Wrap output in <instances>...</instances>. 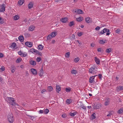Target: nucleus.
Returning a JSON list of instances; mask_svg holds the SVG:
<instances>
[{"label": "nucleus", "instance_id": "nucleus-47", "mask_svg": "<svg viewBox=\"0 0 123 123\" xmlns=\"http://www.w3.org/2000/svg\"><path fill=\"white\" fill-rule=\"evenodd\" d=\"M99 43L101 44H104L105 43V42L103 40H100L99 42Z\"/></svg>", "mask_w": 123, "mask_h": 123}, {"label": "nucleus", "instance_id": "nucleus-58", "mask_svg": "<svg viewBox=\"0 0 123 123\" xmlns=\"http://www.w3.org/2000/svg\"><path fill=\"white\" fill-rule=\"evenodd\" d=\"M43 110H40L39 111V113H43Z\"/></svg>", "mask_w": 123, "mask_h": 123}, {"label": "nucleus", "instance_id": "nucleus-11", "mask_svg": "<svg viewBox=\"0 0 123 123\" xmlns=\"http://www.w3.org/2000/svg\"><path fill=\"white\" fill-rule=\"evenodd\" d=\"M85 20L88 23H90L92 22L91 18L90 17H88L85 18Z\"/></svg>", "mask_w": 123, "mask_h": 123}, {"label": "nucleus", "instance_id": "nucleus-46", "mask_svg": "<svg viewBox=\"0 0 123 123\" xmlns=\"http://www.w3.org/2000/svg\"><path fill=\"white\" fill-rule=\"evenodd\" d=\"M70 53L69 52H67L66 53V57L68 58L69 57Z\"/></svg>", "mask_w": 123, "mask_h": 123}, {"label": "nucleus", "instance_id": "nucleus-32", "mask_svg": "<svg viewBox=\"0 0 123 123\" xmlns=\"http://www.w3.org/2000/svg\"><path fill=\"white\" fill-rule=\"evenodd\" d=\"M24 2V0H20L18 2V3L19 5H21L23 4Z\"/></svg>", "mask_w": 123, "mask_h": 123}, {"label": "nucleus", "instance_id": "nucleus-56", "mask_svg": "<svg viewBox=\"0 0 123 123\" xmlns=\"http://www.w3.org/2000/svg\"><path fill=\"white\" fill-rule=\"evenodd\" d=\"M98 77L101 80V77H102V74H99L98 75Z\"/></svg>", "mask_w": 123, "mask_h": 123}, {"label": "nucleus", "instance_id": "nucleus-13", "mask_svg": "<svg viewBox=\"0 0 123 123\" xmlns=\"http://www.w3.org/2000/svg\"><path fill=\"white\" fill-rule=\"evenodd\" d=\"M94 60L95 62L97 64H99L100 63V61L99 59H98L96 57H94Z\"/></svg>", "mask_w": 123, "mask_h": 123}, {"label": "nucleus", "instance_id": "nucleus-50", "mask_svg": "<svg viewBox=\"0 0 123 123\" xmlns=\"http://www.w3.org/2000/svg\"><path fill=\"white\" fill-rule=\"evenodd\" d=\"M36 53L37 54L39 55H42V53L41 52H39V51H38L37 50H36Z\"/></svg>", "mask_w": 123, "mask_h": 123}, {"label": "nucleus", "instance_id": "nucleus-7", "mask_svg": "<svg viewBox=\"0 0 123 123\" xmlns=\"http://www.w3.org/2000/svg\"><path fill=\"white\" fill-rule=\"evenodd\" d=\"M18 54L19 55H21L22 56L25 57L27 55V53L25 52H23L21 50L18 52Z\"/></svg>", "mask_w": 123, "mask_h": 123}, {"label": "nucleus", "instance_id": "nucleus-10", "mask_svg": "<svg viewBox=\"0 0 123 123\" xmlns=\"http://www.w3.org/2000/svg\"><path fill=\"white\" fill-rule=\"evenodd\" d=\"M25 45L29 47H31L32 45V43L31 42H27L25 43Z\"/></svg>", "mask_w": 123, "mask_h": 123}, {"label": "nucleus", "instance_id": "nucleus-62", "mask_svg": "<svg viewBox=\"0 0 123 123\" xmlns=\"http://www.w3.org/2000/svg\"><path fill=\"white\" fill-rule=\"evenodd\" d=\"M62 117H63L65 118L66 117V115L65 114H63L62 115Z\"/></svg>", "mask_w": 123, "mask_h": 123}, {"label": "nucleus", "instance_id": "nucleus-29", "mask_svg": "<svg viewBox=\"0 0 123 123\" xmlns=\"http://www.w3.org/2000/svg\"><path fill=\"white\" fill-rule=\"evenodd\" d=\"M80 59L79 57H77L74 59V61L75 63H77L79 61Z\"/></svg>", "mask_w": 123, "mask_h": 123}, {"label": "nucleus", "instance_id": "nucleus-40", "mask_svg": "<svg viewBox=\"0 0 123 123\" xmlns=\"http://www.w3.org/2000/svg\"><path fill=\"white\" fill-rule=\"evenodd\" d=\"M22 60V59L20 58H18L16 61V62L17 63H19L21 62Z\"/></svg>", "mask_w": 123, "mask_h": 123}, {"label": "nucleus", "instance_id": "nucleus-41", "mask_svg": "<svg viewBox=\"0 0 123 123\" xmlns=\"http://www.w3.org/2000/svg\"><path fill=\"white\" fill-rule=\"evenodd\" d=\"M97 51L98 52H103V50L102 48H99L97 49Z\"/></svg>", "mask_w": 123, "mask_h": 123}, {"label": "nucleus", "instance_id": "nucleus-48", "mask_svg": "<svg viewBox=\"0 0 123 123\" xmlns=\"http://www.w3.org/2000/svg\"><path fill=\"white\" fill-rule=\"evenodd\" d=\"M49 111V110L48 109H46L44 110V113L46 114L48 113Z\"/></svg>", "mask_w": 123, "mask_h": 123}, {"label": "nucleus", "instance_id": "nucleus-17", "mask_svg": "<svg viewBox=\"0 0 123 123\" xmlns=\"http://www.w3.org/2000/svg\"><path fill=\"white\" fill-rule=\"evenodd\" d=\"M68 18L67 17L63 18L61 20V22L63 23H65L67 21Z\"/></svg>", "mask_w": 123, "mask_h": 123}, {"label": "nucleus", "instance_id": "nucleus-4", "mask_svg": "<svg viewBox=\"0 0 123 123\" xmlns=\"http://www.w3.org/2000/svg\"><path fill=\"white\" fill-rule=\"evenodd\" d=\"M92 107L94 109H98L100 107H102L101 105L99 103H97L96 105L93 104L92 105Z\"/></svg>", "mask_w": 123, "mask_h": 123}, {"label": "nucleus", "instance_id": "nucleus-5", "mask_svg": "<svg viewBox=\"0 0 123 123\" xmlns=\"http://www.w3.org/2000/svg\"><path fill=\"white\" fill-rule=\"evenodd\" d=\"M8 120L10 123H12L13 121V119L12 116L11 115H8Z\"/></svg>", "mask_w": 123, "mask_h": 123}, {"label": "nucleus", "instance_id": "nucleus-15", "mask_svg": "<svg viewBox=\"0 0 123 123\" xmlns=\"http://www.w3.org/2000/svg\"><path fill=\"white\" fill-rule=\"evenodd\" d=\"M28 8L29 9L32 8L33 6V3L32 2H30L28 5Z\"/></svg>", "mask_w": 123, "mask_h": 123}, {"label": "nucleus", "instance_id": "nucleus-43", "mask_svg": "<svg viewBox=\"0 0 123 123\" xmlns=\"http://www.w3.org/2000/svg\"><path fill=\"white\" fill-rule=\"evenodd\" d=\"M112 112H113L112 111H111L109 112V114L107 115V117L110 116L111 115H112L113 113H112Z\"/></svg>", "mask_w": 123, "mask_h": 123}, {"label": "nucleus", "instance_id": "nucleus-52", "mask_svg": "<svg viewBox=\"0 0 123 123\" xmlns=\"http://www.w3.org/2000/svg\"><path fill=\"white\" fill-rule=\"evenodd\" d=\"M5 68L3 66H2L1 68H0V70H1L2 71H3L5 70Z\"/></svg>", "mask_w": 123, "mask_h": 123}, {"label": "nucleus", "instance_id": "nucleus-63", "mask_svg": "<svg viewBox=\"0 0 123 123\" xmlns=\"http://www.w3.org/2000/svg\"><path fill=\"white\" fill-rule=\"evenodd\" d=\"M91 46L92 47H93L94 46V44L93 43H92L91 44Z\"/></svg>", "mask_w": 123, "mask_h": 123}, {"label": "nucleus", "instance_id": "nucleus-3", "mask_svg": "<svg viewBox=\"0 0 123 123\" xmlns=\"http://www.w3.org/2000/svg\"><path fill=\"white\" fill-rule=\"evenodd\" d=\"M97 68L95 67H93L90 68L89 70V71L91 74H95L97 71Z\"/></svg>", "mask_w": 123, "mask_h": 123}, {"label": "nucleus", "instance_id": "nucleus-64", "mask_svg": "<svg viewBox=\"0 0 123 123\" xmlns=\"http://www.w3.org/2000/svg\"><path fill=\"white\" fill-rule=\"evenodd\" d=\"M84 57H86L87 56V55L86 54H85L84 55Z\"/></svg>", "mask_w": 123, "mask_h": 123}, {"label": "nucleus", "instance_id": "nucleus-45", "mask_svg": "<svg viewBox=\"0 0 123 123\" xmlns=\"http://www.w3.org/2000/svg\"><path fill=\"white\" fill-rule=\"evenodd\" d=\"M121 32V31L119 29H118L116 31V33H120Z\"/></svg>", "mask_w": 123, "mask_h": 123}, {"label": "nucleus", "instance_id": "nucleus-2", "mask_svg": "<svg viewBox=\"0 0 123 123\" xmlns=\"http://www.w3.org/2000/svg\"><path fill=\"white\" fill-rule=\"evenodd\" d=\"M110 31L108 29L106 28H104L103 30H102L101 31L99 32V34L100 35L104 34V33L107 32L106 34L107 35H109L110 32H109Z\"/></svg>", "mask_w": 123, "mask_h": 123}, {"label": "nucleus", "instance_id": "nucleus-61", "mask_svg": "<svg viewBox=\"0 0 123 123\" xmlns=\"http://www.w3.org/2000/svg\"><path fill=\"white\" fill-rule=\"evenodd\" d=\"M75 36L73 34L72 36V38L75 39Z\"/></svg>", "mask_w": 123, "mask_h": 123}, {"label": "nucleus", "instance_id": "nucleus-27", "mask_svg": "<svg viewBox=\"0 0 123 123\" xmlns=\"http://www.w3.org/2000/svg\"><path fill=\"white\" fill-rule=\"evenodd\" d=\"M56 91L59 93V92L61 90V87L59 86H56Z\"/></svg>", "mask_w": 123, "mask_h": 123}, {"label": "nucleus", "instance_id": "nucleus-54", "mask_svg": "<svg viewBox=\"0 0 123 123\" xmlns=\"http://www.w3.org/2000/svg\"><path fill=\"white\" fill-rule=\"evenodd\" d=\"M41 58L38 57L37 59V62H39L41 61Z\"/></svg>", "mask_w": 123, "mask_h": 123}, {"label": "nucleus", "instance_id": "nucleus-53", "mask_svg": "<svg viewBox=\"0 0 123 123\" xmlns=\"http://www.w3.org/2000/svg\"><path fill=\"white\" fill-rule=\"evenodd\" d=\"M83 33L80 32L78 33L77 35L79 36H80L83 35Z\"/></svg>", "mask_w": 123, "mask_h": 123}, {"label": "nucleus", "instance_id": "nucleus-6", "mask_svg": "<svg viewBox=\"0 0 123 123\" xmlns=\"http://www.w3.org/2000/svg\"><path fill=\"white\" fill-rule=\"evenodd\" d=\"M4 4H3L0 5V12H3L5 11V6Z\"/></svg>", "mask_w": 123, "mask_h": 123}, {"label": "nucleus", "instance_id": "nucleus-42", "mask_svg": "<svg viewBox=\"0 0 123 123\" xmlns=\"http://www.w3.org/2000/svg\"><path fill=\"white\" fill-rule=\"evenodd\" d=\"M71 88L70 87L66 88V91L67 92H69L71 90Z\"/></svg>", "mask_w": 123, "mask_h": 123}, {"label": "nucleus", "instance_id": "nucleus-55", "mask_svg": "<svg viewBox=\"0 0 123 123\" xmlns=\"http://www.w3.org/2000/svg\"><path fill=\"white\" fill-rule=\"evenodd\" d=\"M80 106L83 109L85 110L86 109V107L83 105H81Z\"/></svg>", "mask_w": 123, "mask_h": 123}, {"label": "nucleus", "instance_id": "nucleus-36", "mask_svg": "<svg viewBox=\"0 0 123 123\" xmlns=\"http://www.w3.org/2000/svg\"><path fill=\"white\" fill-rule=\"evenodd\" d=\"M52 37L51 35H49L47 37V39L49 40L51 39Z\"/></svg>", "mask_w": 123, "mask_h": 123}, {"label": "nucleus", "instance_id": "nucleus-24", "mask_svg": "<svg viewBox=\"0 0 123 123\" xmlns=\"http://www.w3.org/2000/svg\"><path fill=\"white\" fill-rule=\"evenodd\" d=\"M43 68H42V69H41L40 70V73H39V76H42L43 75Z\"/></svg>", "mask_w": 123, "mask_h": 123}, {"label": "nucleus", "instance_id": "nucleus-28", "mask_svg": "<svg viewBox=\"0 0 123 123\" xmlns=\"http://www.w3.org/2000/svg\"><path fill=\"white\" fill-rule=\"evenodd\" d=\"M117 90H123V86H119L117 87Z\"/></svg>", "mask_w": 123, "mask_h": 123}, {"label": "nucleus", "instance_id": "nucleus-30", "mask_svg": "<svg viewBox=\"0 0 123 123\" xmlns=\"http://www.w3.org/2000/svg\"><path fill=\"white\" fill-rule=\"evenodd\" d=\"M96 115V114L95 113H94L92 114L91 116V117L92 118V119H95V118L96 117L95 116V115Z\"/></svg>", "mask_w": 123, "mask_h": 123}, {"label": "nucleus", "instance_id": "nucleus-12", "mask_svg": "<svg viewBox=\"0 0 123 123\" xmlns=\"http://www.w3.org/2000/svg\"><path fill=\"white\" fill-rule=\"evenodd\" d=\"M31 71L32 73L34 75H36L37 74V72L36 69L33 68L31 69Z\"/></svg>", "mask_w": 123, "mask_h": 123}, {"label": "nucleus", "instance_id": "nucleus-51", "mask_svg": "<svg viewBox=\"0 0 123 123\" xmlns=\"http://www.w3.org/2000/svg\"><path fill=\"white\" fill-rule=\"evenodd\" d=\"M25 35L27 37H30V34L28 32H26L25 34Z\"/></svg>", "mask_w": 123, "mask_h": 123}, {"label": "nucleus", "instance_id": "nucleus-22", "mask_svg": "<svg viewBox=\"0 0 123 123\" xmlns=\"http://www.w3.org/2000/svg\"><path fill=\"white\" fill-rule=\"evenodd\" d=\"M16 46V44L15 43H13L12 45L10 46L11 48H15Z\"/></svg>", "mask_w": 123, "mask_h": 123}, {"label": "nucleus", "instance_id": "nucleus-44", "mask_svg": "<svg viewBox=\"0 0 123 123\" xmlns=\"http://www.w3.org/2000/svg\"><path fill=\"white\" fill-rule=\"evenodd\" d=\"M72 100L71 99H68L66 101V102L68 104H70L72 102Z\"/></svg>", "mask_w": 123, "mask_h": 123}, {"label": "nucleus", "instance_id": "nucleus-37", "mask_svg": "<svg viewBox=\"0 0 123 123\" xmlns=\"http://www.w3.org/2000/svg\"><path fill=\"white\" fill-rule=\"evenodd\" d=\"M3 20L4 19L3 18L0 17V24H2L4 23Z\"/></svg>", "mask_w": 123, "mask_h": 123}, {"label": "nucleus", "instance_id": "nucleus-49", "mask_svg": "<svg viewBox=\"0 0 123 123\" xmlns=\"http://www.w3.org/2000/svg\"><path fill=\"white\" fill-rule=\"evenodd\" d=\"M123 112V111L121 109H120L117 111V112L118 113L121 114Z\"/></svg>", "mask_w": 123, "mask_h": 123}, {"label": "nucleus", "instance_id": "nucleus-39", "mask_svg": "<svg viewBox=\"0 0 123 123\" xmlns=\"http://www.w3.org/2000/svg\"><path fill=\"white\" fill-rule=\"evenodd\" d=\"M74 21L71 22L69 24V25L70 27H71L74 25Z\"/></svg>", "mask_w": 123, "mask_h": 123}, {"label": "nucleus", "instance_id": "nucleus-21", "mask_svg": "<svg viewBox=\"0 0 123 123\" xmlns=\"http://www.w3.org/2000/svg\"><path fill=\"white\" fill-rule=\"evenodd\" d=\"M112 51V48H110L109 49H107L106 50V52L107 53H109Z\"/></svg>", "mask_w": 123, "mask_h": 123}, {"label": "nucleus", "instance_id": "nucleus-16", "mask_svg": "<svg viewBox=\"0 0 123 123\" xmlns=\"http://www.w3.org/2000/svg\"><path fill=\"white\" fill-rule=\"evenodd\" d=\"M75 12H77L78 14H83L84 13L83 11L81 9H78L77 11H75Z\"/></svg>", "mask_w": 123, "mask_h": 123}, {"label": "nucleus", "instance_id": "nucleus-60", "mask_svg": "<svg viewBox=\"0 0 123 123\" xmlns=\"http://www.w3.org/2000/svg\"><path fill=\"white\" fill-rule=\"evenodd\" d=\"M3 55L2 53H0V57L2 58L3 57Z\"/></svg>", "mask_w": 123, "mask_h": 123}, {"label": "nucleus", "instance_id": "nucleus-14", "mask_svg": "<svg viewBox=\"0 0 123 123\" xmlns=\"http://www.w3.org/2000/svg\"><path fill=\"white\" fill-rule=\"evenodd\" d=\"M35 27L33 25H31L29 28L28 30L30 31H32L34 30Z\"/></svg>", "mask_w": 123, "mask_h": 123}, {"label": "nucleus", "instance_id": "nucleus-31", "mask_svg": "<svg viewBox=\"0 0 123 123\" xmlns=\"http://www.w3.org/2000/svg\"><path fill=\"white\" fill-rule=\"evenodd\" d=\"M71 73L73 74H75L77 73V71L76 70L73 69L71 71Z\"/></svg>", "mask_w": 123, "mask_h": 123}, {"label": "nucleus", "instance_id": "nucleus-19", "mask_svg": "<svg viewBox=\"0 0 123 123\" xmlns=\"http://www.w3.org/2000/svg\"><path fill=\"white\" fill-rule=\"evenodd\" d=\"M30 63L32 65H35L36 64V63L35 61L33 60H31L30 62Z\"/></svg>", "mask_w": 123, "mask_h": 123}, {"label": "nucleus", "instance_id": "nucleus-9", "mask_svg": "<svg viewBox=\"0 0 123 123\" xmlns=\"http://www.w3.org/2000/svg\"><path fill=\"white\" fill-rule=\"evenodd\" d=\"M110 99L109 98H107L105 99V101L104 103L105 105L106 106L108 105L110 103Z\"/></svg>", "mask_w": 123, "mask_h": 123}, {"label": "nucleus", "instance_id": "nucleus-20", "mask_svg": "<svg viewBox=\"0 0 123 123\" xmlns=\"http://www.w3.org/2000/svg\"><path fill=\"white\" fill-rule=\"evenodd\" d=\"M18 39L21 42H23V41L24 40V38L23 36H20L18 38Z\"/></svg>", "mask_w": 123, "mask_h": 123}, {"label": "nucleus", "instance_id": "nucleus-33", "mask_svg": "<svg viewBox=\"0 0 123 123\" xmlns=\"http://www.w3.org/2000/svg\"><path fill=\"white\" fill-rule=\"evenodd\" d=\"M51 35H52V37H54L57 34L56 33V32H53L51 33Z\"/></svg>", "mask_w": 123, "mask_h": 123}, {"label": "nucleus", "instance_id": "nucleus-57", "mask_svg": "<svg viewBox=\"0 0 123 123\" xmlns=\"http://www.w3.org/2000/svg\"><path fill=\"white\" fill-rule=\"evenodd\" d=\"M100 28V27L99 26H97L95 28V30L97 31Z\"/></svg>", "mask_w": 123, "mask_h": 123}, {"label": "nucleus", "instance_id": "nucleus-26", "mask_svg": "<svg viewBox=\"0 0 123 123\" xmlns=\"http://www.w3.org/2000/svg\"><path fill=\"white\" fill-rule=\"evenodd\" d=\"M83 19V18L82 17H80L78 18H76V20L80 22L82 21Z\"/></svg>", "mask_w": 123, "mask_h": 123}, {"label": "nucleus", "instance_id": "nucleus-35", "mask_svg": "<svg viewBox=\"0 0 123 123\" xmlns=\"http://www.w3.org/2000/svg\"><path fill=\"white\" fill-rule=\"evenodd\" d=\"M15 68L14 67V66H13L12 67H11V70L12 72V73H13L15 72Z\"/></svg>", "mask_w": 123, "mask_h": 123}, {"label": "nucleus", "instance_id": "nucleus-38", "mask_svg": "<svg viewBox=\"0 0 123 123\" xmlns=\"http://www.w3.org/2000/svg\"><path fill=\"white\" fill-rule=\"evenodd\" d=\"M49 92H51L52 90V87L51 86H48L47 88Z\"/></svg>", "mask_w": 123, "mask_h": 123}, {"label": "nucleus", "instance_id": "nucleus-8", "mask_svg": "<svg viewBox=\"0 0 123 123\" xmlns=\"http://www.w3.org/2000/svg\"><path fill=\"white\" fill-rule=\"evenodd\" d=\"M97 76V75H96L91 76L89 79V82L90 83H94V79L95 77Z\"/></svg>", "mask_w": 123, "mask_h": 123}, {"label": "nucleus", "instance_id": "nucleus-59", "mask_svg": "<svg viewBox=\"0 0 123 123\" xmlns=\"http://www.w3.org/2000/svg\"><path fill=\"white\" fill-rule=\"evenodd\" d=\"M45 90V89H43L41 91V92L42 93H44V92L46 91Z\"/></svg>", "mask_w": 123, "mask_h": 123}, {"label": "nucleus", "instance_id": "nucleus-18", "mask_svg": "<svg viewBox=\"0 0 123 123\" xmlns=\"http://www.w3.org/2000/svg\"><path fill=\"white\" fill-rule=\"evenodd\" d=\"M77 113V112H75L73 113L70 112L69 113V115L71 116L74 117L75 115Z\"/></svg>", "mask_w": 123, "mask_h": 123}, {"label": "nucleus", "instance_id": "nucleus-34", "mask_svg": "<svg viewBox=\"0 0 123 123\" xmlns=\"http://www.w3.org/2000/svg\"><path fill=\"white\" fill-rule=\"evenodd\" d=\"M36 49L33 48L30 49V52L32 53H33V52L36 53Z\"/></svg>", "mask_w": 123, "mask_h": 123}, {"label": "nucleus", "instance_id": "nucleus-1", "mask_svg": "<svg viewBox=\"0 0 123 123\" xmlns=\"http://www.w3.org/2000/svg\"><path fill=\"white\" fill-rule=\"evenodd\" d=\"M5 100L10 104L13 106H15L16 104L15 102V100L13 98L7 97L6 98Z\"/></svg>", "mask_w": 123, "mask_h": 123}, {"label": "nucleus", "instance_id": "nucleus-25", "mask_svg": "<svg viewBox=\"0 0 123 123\" xmlns=\"http://www.w3.org/2000/svg\"><path fill=\"white\" fill-rule=\"evenodd\" d=\"M13 18L14 20H17L19 18V17L18 16L16 15L13 16Z\"/></svg>", "mask_w": 123, "mask_h": 123}, {"label": "nucleus", "instance_id": "nucleus-23", "mask_svg": "<svg viewBox=\"0 0 123 123\" xmlns=\"http://www.w3.org/2000/svg\"><path fill=\"white\" fill-rule=\"evenodd\" d=\"M43 46L41 44L39 45L38 46V49L40 50H42L43 48Z\"/></svg>", "mask_w": 123, "mask_h": 123}]
</instances>
